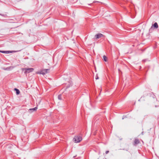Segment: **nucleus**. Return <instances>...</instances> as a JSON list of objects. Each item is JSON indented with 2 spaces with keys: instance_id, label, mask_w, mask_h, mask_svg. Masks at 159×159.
Instances as JSON below:
<instances>
[{
  "instance_id": "9d476101",
  "label": "nucleus",
  "mask_w": 159,
  "mask_h": 159,
  "mask_svg": "<svg viewBox=\"0 0 159 159\" xmlns=\"http://www.w3.org/2000/svg\"><path fill=\"white\" fill-rule=\"evenodd\" d=\"M103 60L105 61H107V57L106 56H105V55L103 56Z\"/></svg>"
},
{
  "instance_id": "dca6fc26",
  "label": "nucleus",
  "mask_w": 159,
  "mask_h": 159,
  "mask_svg": "<svg viewBox=\"0 0 159 159\" xmlns=\"http://www.w3.org/2000/svg\"><path fill=\"white\" fill-rule=\"evenodd\" d=\"M145 50V49H143V50H142L141 51H142V52H143Z\"/></svg>"
},
{
  "instance_id": "7ed1b4c3",
  "label": "nucleus",
  "mask_w": 159,
  "mask_h": 159,
  "mask_svg": "<svg viewBox=\"0 0 159 159\" xmlns=\"http://www.w3.org/2000/svg\"><path fill=\"white\" fill-rule=\"evenodd\" d=\"M105 38V36L101 33H98L97 34H96L95 35V39H98L100 38Z\"/></svg>"
},
{
  "instance_id": "f03ea898",
  "label": "nucleus",
  "mask_w": 159,
  "mask_h": 159,
  "mask_svg": "<svg viewBox=\"0 0 159 159\" xmlns=\"http://www.w3.org/2000/svg\"><path fill=\"white\" fill-rule=\"evenodd\" d=\"M23 71H25L24 73L25 74H26L27 73H29L30 72H32L34 69L33 68H23L21 69Z\"/></svg>"
},
{
  "instance_id": "2eb2a0df",
  "label": "nucleus",
  "mask_w": 159,
  "mask_h": 159,
  "mask_svg": "<svg viewBox=\"0 0 159 159\" xmlns=\"http://www.w3.org/2000/svg\"><path fill=\"white\" fill-rule=\"evenodd\" d=\"M4 51L0 50V52L2 53H3V52H4Z\"/></svg>"
},
{
  "instance_id": "f257e3e1",
  "label": "nucleus",
  "mask_w": 159,
  "mask_h": 159,
  "mask_svg": "<svg viewBox=\"0 0 159 159\" xmlns=\"http://www.w3.org/2000/svg\"><path fill=\"white\" fill-rule=\"evenodd\" d=\"M82 139L81 136H75L73 140L75 143H78L81 141Z\"/></svg>"
},
{
  "instance_id": "f8f14e48",
  "label": "nucleus",
  "mask_w": 159,
  "mask_h": 159,
  "mask_svg": "<svg viewBox=\"0 0 159 159\" xmlns=\"http://www.w3.org/2000/svg\"><path fill=\"white\" fill-rule=\"evenodd\" d=\"M0 15L1 16H4L5 17H6V16H7V15L6 14L4 15V14H0Z\"/></svg>"
},
{
  "instance_id": "6e6552de",
  "label": "nucleus",
  "mask_w": 159,
  "mask_h": 159,
  "mask_svg": "<svg viewBox=\"0 0 159 159\" xmlns=\"http://www.w3.org/2000/svg\"><path fill=\"white\" fill-rule=\"evenodd\" d=\"M14 51H4L3 52V53H6V54H8V53H11L13 52H14Z\"/></svg>"
},
{
  "instance_id": "423d86ee",
  "label": "nucleus",
  "mask_w": 159,
  "mask_h": 159,
  "mask_svg": "<svg viewBox=\"0 0 159 159\" xmlns=\"http://www.w3.org/2000/svg\"><path fill=\"white\" fill-rule=\"evenodd\" d=\"M49 70V69H45L43 70L42 71L41 74L43 75H45L48 72V71Z\"/></svg>"
},
{
  "instance_id": "0eeeda50",
  "label": "nucleus",
  "mask_w": 159,
  "mask_h": 159,
  "mask_svg": "<svg viewBox=\"0 0 159 159\" xmlns=\"http://www.w3.org/2000/svg\"><path fill=\"white\" fill-rule=\"evenodd\" d=\"M37 109V107H36L34 108L29 109V111L30 112H32L34 111H36Z\"/></svg>"
},
{
  "instance_id": "39448f33",
  "label": "nucleus",
  "mask_w": 159,
  "mask_h": 159,
  "mask_svg": "<svg viewBox=\"0 0 159 159\" xmlns=\"http://www.w3.org/2000/svg\"><path fill=\"white\" fill-rule=\"evenodd\" d=\"M140 143L139 139H138L135 138L134 139L133 144L134 146H136L137 144Z\"/></svg>"
},
{
  "instance_id": "20e7f679",
  "label": "nucleus",
  "mask_w": 159,
  "mask_h": 159,
  "mask_svg": "<svg viewBox=\"0 0 159 159\" xmlns=\"http://www.w3.org/2000/svg\"><path fill=\"white\" fill-rule=\"evenodd\" d=\"M153 27L154 28L157 29L158 27L157 23V22H155L154 24L152 25V26L149 30V33H151L152 32Z\"/></svg>"
},
{
  "instance_id": "1a4fd4ad",
  "label": "nucleus",
  "mask_w": 159,
  "mask_h": 159,
  "mask_svg": "<svg viewBox=\"0 0 159 159\" xmlns=\"http://www.w3.org/2000/svg\"><path fill=\"white\" fill-rule=\"evenodd\" d=\"M14 90L16 91V93L17 95H18L19 94H20V92L19 90L18 89L16 88H15L14 89Z\"/></svg>"
},
{
  "instance_id": "9b49d317",
  "label": "nucleus",
  "mask_w": 159,
  "mask_h": 159,
  "mask_svg": "<svg viewBox=\"0 0 159 159\" xmlns=\"http://www.w3.org/2000/svg\"><path fill=\"white\" fill-rule=\"evenodd\" d=\"M61 96H62V95L61 94L59 95L58 96V98L59 100H61L62 99V98H61Z\"/></svg>"
},
{
  "instance_id": "ddd939ff",
  "label": "nucleus",
  "mask_w": 159,
  "mask_h": 159,
  "mask_svg": "<svg viewBox=\"0 0 159 159\" xmlns=\"http://www.w3.org/2000/svg\"><path fill=\"white\" fill-rule=\"evenodd\" d=\"M109 152V151H106L105 152V153L106 154H107V153H108Z\"/></svg>"
},
{
  "instance_id": "4468645a",
  "label": "nucleus",
  "mask_w": 159,
  "mask_h": 159,
  "mask_svg": "<svg viewBox=\"0 0 159 159\" xmlns=\"http://www.w3.org/2000/svg\"><path fill=\"white\" fill-rule=\"evenodd\" d=\"M98 79V77L97 75L96 77V79Z\"/></svg>"
}]
</instances>
